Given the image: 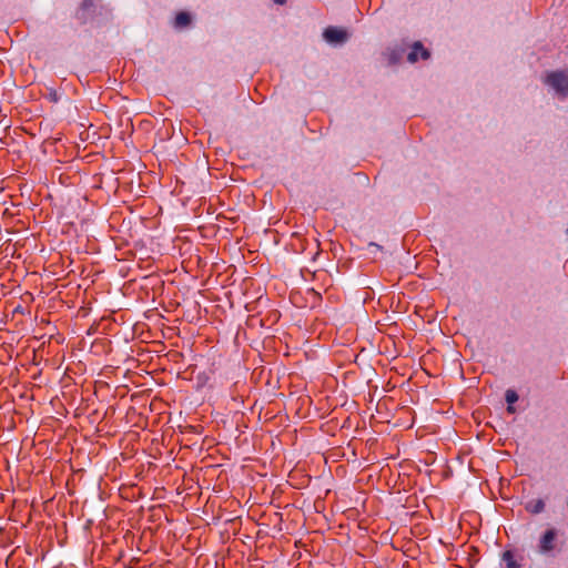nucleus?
Listing matches in <instances>:
<instances>
[{
    "label": "nucleus",
    "instance_id": "f257e3e1",
    "mask_svg": "<svg viewBox=\"0 0 568 568\" xmlns=\"http://www.w3.org/2000/svg\"><path fill=\"white\" fill-rule=\"evenodd\" d=\"M544 84L560 99H568V69H557L546 73Z\"/></svg>",
    "mask_w": 568,
    "mask_h": 568
},
{
    "label": "nucleus",
    "instance_id": "f03ea898",
    "mask_svg": "<svg viewBox=\"0 0 568 568\" xmlns=\"http://www.w3.org/2000/svg\"><path fill=\"white\" fill-rule=\"evenodd\" d=\"M557 531L555 528L547 529L540 537L538 549L542 555L550 554L556 548Z\"/></svg>",
    "mask_w": 568,
    "mask_h": 568
},
{
    "label": "nucleus",
    "instance_id": "7ed1b4c3",
    "mask_svg": "<svg viewBox=\"0 0 568 568\" xmlns=\"http://www.w3.org/2000/svg\"><path fill=\"white\" fill-rule=\"evenodd\" d=\"M323 36L329 43H342L347 39V32L344 29L336 27L326 28Z\"/></svg>",
    "mask_w": 568,
    "mask_h": 568
},
{
    "label": "nucleus",
    "instance_id": "20e7f679",
    "mask_svg": "<svg viewBox=\"0 0 568 568\" xmlns=\"http://www.w3.org/2000/svg\"><path fill=\"white\" fill-rule=\"evenodd\" d=\"M418 55H420L423 60H427L430 57V53L426 48H424L422 42L416 41L412 47V51L407 55V60L410 63H415L418 61Z\"/></svg>",
    "mask_w": 568,
    "mask_h": 568
},
{
    "label": "nucleus",
    "instance_id": "39448f33",
    "mask_svg": "<svg viewBox=\"0 0 568 568\" xmlns=\"http://www.w3.org/2000/svg\"><path fill=\"white\" fill-rule=\"evenodd\" d=\"M192 18L190 13L181 11L175 16L174 27L182 29L191 24Z\"/></svg>",
    "mask_w": 568,
    "mask_h": 568
},
{
    "label": "nucleus",
    "instance_id": "423d86ee",
    "mask_svg": "<svg viewBox=\"0 0 568 568\" xmlns=\"http://www.w3.org/2000/svg\"><path fill=\"white\" fill-rule=\"evenodd\" d=\"M545 509V503L542 499H534L527 503L526 510L530 514H540Z\"/></svg>",
    "mask_w": 568,
    "mask_h": 568
},
{
    "label": "nucleus",
    "instance_id": "0eeeda50",
    "mask_svg": "<svg viewBox=\"0 0 568 568\" xmlns=\"http://www.w3.org/2000/svg\"><path fill=\"white\" fill-rule=\"evenodd\" d=\"M503 561L506 564L507 568H521L520 564L515 560L514 552L511 550H506L503 552Z\"/></svg>",
    "mask_w": 568,
    "mask_h": 568
},
{
    "label": "nucleus",
    "instance_id": "6e6552de",
    "mask_svg": "<svg viewBox=\"0 0 568 568\" xmlns=\"http://www.w3.org/2000/svg\"><path fill=\"white\" fill-rule=\"evenodd\" d=\"M505 399L507 404H515L518 400V394L514 389H507Z\"/></svg>",
    "mask_w": 568,
    "mask_h": 568
},
{
    "label": "nucleus",
    "instance_id": "1a4fd4ad",
    "mask_svg": "<svg viewBox=\"0 0 568 568\" xmlns=\"http://www.w3.org/2000/svg\"><path fill=\"white\" fill-rule=\"evenodd\" d=\"M507 412L510 414L515 413V408H514L513 404H508Z\"/></svg>",
    "mask_w": 568,
    "mask_h": 568
},
{
    "label": "nucleus",
    "instance_id": "9d476101",
    "mask_svg": "<svg viewBox=\"0 0 568 568\" xmlns=\"http://www.w3.org/2000/svg\"><path fill=\"white\" fill-rule=\"evenodd\" d=\"M276 4H284L286 0H273Z\"/></svg>",
    "mask_w": 568,
    "mask_h": 568
},
{
    "label": "nucleus",
    "instance_id": "9b49d317",
    "mask_svg": "<svg viewBox=\"0 0 568 568\" xmlns=\"http://www.w3.org/2000/svg\"><path fill=\"white\" fill-rule=\"evenodd\" d=\"M372 246H376L377 248H379V245H377L376 243H371Z\"/></svg>",
    "mask_w": 568,
    "mask_h": 568
}]
</instances>
